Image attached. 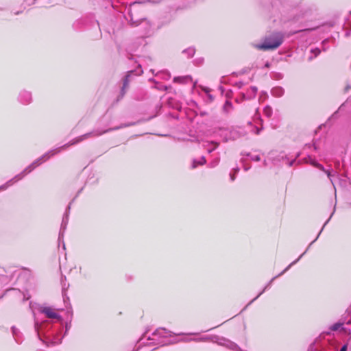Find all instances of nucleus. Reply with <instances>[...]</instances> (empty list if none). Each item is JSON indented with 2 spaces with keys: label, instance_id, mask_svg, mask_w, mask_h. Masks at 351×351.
Returning <instances> with one entry per match:
<instances>
[{
  "label": "nucleus",
  "instance_id": "nucleus-14",
  "mask_svg": "<svg viewBox=\"0 0 351 351\" xmlns=\"http://www.w3.org/2000/svg\"><path fill=\"white\" fill-rule=\"evenodd\" d=\"M312 165L313 166L317 167L320 170L324 171L327 174L328 178L330 179L331 183L334 186V183H333V180H332V178L335 176V174H332L331 172H330L329 171L325 170L324 167L322 165H320L315 161L312 162Z\"/></svg>",
  "mask_w": 351,
  "mask_h": 351
},
{
  "label": "nucleus",
  "instance_id": "nucleus-22",
  "mask_svg": "<svg viewBox=\"0 0 351 351\" xmlns=\"http://www.w3.org/2000/svg\"><path fill=\"white\" fill-rule=\"evenodd\" d=\"M342 326H343L342 323L337 322V323H335V324L331 325L330 326L329 329L332 331H336V330H338L340 328H342Z\"/></svg>",
  "mask_w": 351,
  "mask_h": 351
},
{
  "label": "nucleus",
  "instance_id": "nucleus-13",
  "mask_svg": "<svg viewBox=\"0 0 351 351\" xmlns=\"http://www.w3.org/2000/svg\"><path fill=\"white\" fill-rule=\"evenodd\" d=\"M257 93V88L256 86H252L247 90L245 94H243V96L245 99H250L255 97Z\"/></svg>",
  "mask_w": 351,
  "mask_h": 351
},
{
  "label": "nucleus",
  "instance_id": "nucleus-31",
  "mask_svg": "<svg viewBox=\"0 0 351 351\" xmlns=\"http://www.w3.org/2000/svg\"><path fill=\"white\" fill-rule=\"evenodd\" d=\"M347 349H348V345L347 344H345L343 345L341 348L340 349L339 351H347Z\"/></svg>",
  "mask_w": 351,
  "mask_h": 351
},
{
  "label": "nucleus",
  "instance_id": "nucleus-26",
  "mask_svg": "<svg viewBox=\"0 0 351 351\" xmlns=\"http://www.w3.org/2000/svg\"><path fill=\"white\" fill-rule=\"evenodd\" d=\"M320 51H320V49H318V48L312 49L311 50V52L312 53H314V57L317 56L320 53Z\"/></svg>",
  "mask_w": 351,
  "mask_h": 351
},
{
  "label": "nucleus",
  "instance_id": "nucleus-40",
  "mask_svg": "<svg viewBox=\"0 0 351 351\" xmlns=\"http://www.w3.org/2000/svg\"><path fill=\"white\" fill-rule=\"evenodd\" d=\"M349 88H350V87L349 86L346 87V90H348Z\"/></svg>",
  "mask_w": 351,
  "mask_h": 351
},
{
  "label": "nucleus",
  "instance_id": "nucleus-36",
  "mask_svg": "<svg viewBox=\"0 0 351 351\" xmlns=\"http://www.w3.org/2000/svg\"><path fill=\"white\" fill-rule=\"evenodd\" d=\"M295 162V160H292V161H291V162H289V166H291V165L293 164V162Z\"/></svg>",
  "mask_w": 351,
  "mask_h": 351
},
{
  "label": "nucleus",
  "instance_id": "nucleus-39",
  "mask_svg": "<svg viewBox=\"0 0 351 351\" xmlns=\"http://www.w3.org/2000/svg\"><path fill=\"white\" fill-rule=\"evenodd\" d=\"M259 132H260V130H259L258 128H256V133L258 134H259Z\"/></svg>",
  "mask_w": 351,
  "mask_h": 351
},
{
  "label": "nucleus",
  "instance_id": "nucleus-8",
  "mask_svg": "<svg viewBox=\"0 0 351 351\" xmlns=\"http://www.w3.org/2000/svg\"><path fill=\"white\" fill-rule=\"evenodd\" d=\"M191 0H165L167 3L173 6V9L178 10L186 8Z\"/></svg>",
  "mask_w": 351,
  "mask_h": 351
},
{
  "label": "nucleus",
  "instance_id": "nucleus-43",
  "mask_svg": "<svg viewBox=\"0 0 351 351\" xmlns=\"http://www.w3.org/2000/svg\"><path fill=\"white\" fill-rule=\"evenodd\" d=\"M158 343H162V344H165V343H163V341H160V342H159Z\"/></svg>",
  "mask_w": 351,
  "mask_h": 351
},
{
  "label": "nucleus",
  "instance_id": "nucleus-20",
  "mask_svg": "<svg viewBox=\"0 0 351 351\" xmlns=\"http://www.w3.org/2000/svg\"><path fill=\"white\" fill-rule=\"evenodd\" d=\"M149 80L153 82H154V84H156L155 88L158 89V90H167V88H168L167 86H165V85H158L159 84V82H158V80H156L155 79H150Z\"/></svg>",
  "mask_w": 351,
  "mask_h": 351
},
{
  "label": "nucleus",
  "instance_id": "nucleus-4",
  "mask_svg": "<svg viewBox=\"0 0 351 351\" xmlns=\"http://www.w3.org/2000/svg\"><path fill=\"white\" fill-rule=\"evenodd\" d=\"M171 332L167 330L165 328H160L156 329L153 333L152 337H148L147 340L151 341V342L147 343L148 344H156V341H158L160 337H167L169 336H171Z\"/></svg>",
  "mask_w": 351,
  "mask_h": 351
},
{
  "label": "nucleus",
  "instance_id": "nucleus-19",
  "mask_svg": "<svg viewBox=\"0 0 351 351\" xmlns=\"http://www.w3.org/2000/svg\"><path fill=\"white\" fill-rule=\"evenodd\" d=\"M195 50L193 47H189L186 49H184L182 53L186 54L188 58H191L195 54Z\"/></svg>",
  "mask_w": 351,
  "mask_h": 351
},
{
  "label": "nucleus",
  "instance_id": "nucleus-37",
  "mask_svg": "<svg viewBox=\"0 0 351 351\" xmlns=\"http://www.w3.org/2000/svg\"><path fill=\"white\" fill-rule=\"evenodd\" d=\"M141 73H143V71H142V70H140V71L138 72L137 75H141Z\"/></svg>",
  "mask_w": 351,
  "mask_h": 351
},
{
  "label": "nucleus",
  "instance_id": "nucleus-21",
  "mask_svg": "<svg viewBox=\"0 0 351 351\" xmlns=\"http://www.w3.org/2000/svg\"><path fill=\"white\" fill-rule=\"evenodd\" d=\"M272 108L269 106H267L263 109V113L267 117H270L272 114Z\"/></svg>",
  "mask_w": 351,
  "mask_h": 351
},
{
  "label": "nucleus",
  "instance_id": "nucleus-9",
  "mask_svg": "<svg viewBox=\"0 0 351 351\" xmlns=\"http://www.w3.org/2000/svg\"><path fill=\"white\" fill-rule=\"evenodd\" d=\"M133 73H134V71H128L127 75L125 76V77L123 80V86H122L121 90L122 97L124 95V94L126 92L127 88H128L130 82L131 80V76Z\"/></svg>",
  "mask_w": 351,
  "mask_h": 351
},
{
  "label": "nucleus",
  "instance_id": "nucleus-18",
  "mask_svg": "<svg viewBox=\"0 0 351 351\" xmlns=\"http://www.w3.org/2000/svg\"><path fill=\"white\" fill-rule=\"evenodd\" d=\"M12 331L13 337H14L15 341H16V343H19L20 342V340H19L20 332L14 326H13L12 328Z\"/></svg>",
  "mask_w": 351,
  "mask_h": 351
},
{
  "label": "nucleus",
  "instance_id": "nucleus-42",
  "mask_svg": "<svg viewBox=\"0 0 351 351\" xmlns=\"http://www.w3.org/2000/svg\"><path fill=\"white\" fill-rule=\"evenodd\" d=\"M147 334V332H145V333L144 334V337H146Z\"/></svg>",
  "mask_w": 351,
  "mask_h": 351
},
{
  "label": "nucleus",
  "instance_id": "nucleus-32",
  "mask_svg": "<svg viewBox=\"0 0 351 351\" xmlns=\"http://www.w3.org/2000/svg\"><path fill=\"white\" fill-rule=\"evenodd\" d=\"M29 298H30L29 295L26 296L25 295H23V301L29 300Z\"/></svg>",
  "mask_w": 351,
  "mask_h": 351
},
{
  "label": "nucleus",
  "instance_id": "nucleus-35",
  "mask_svg": "<svg viewBox=\"0 0 351 351\" xmlns=\"http://www.w3.org/2000/svg\"><path fill=\"white\" fill-rule=\"evenodd\" d=\"M206 339H207V338H201V339H197V341H204Z\"/></svg>",
  "mask_w": 351,
  "mask_h": 351
},
{
  "label": "nucleus",
  "instance_id": "nucleus-45",
  "mask_svg": "<svg viewBox=\"0 0 351 351\" xmlns=\"http://www.w3.org/2000/svg\"><path fill=\"white\" fill-rule=\"evenodd\" d=\"M236 136L234 135L232 136V138H235Z\"/></svg>",
  "mask_w": 351,
  "mask_h": 351
},
{
  "label": "nucleus",
  "instance_id": "nucleus-6",
  "mask_svg": "<svg viewBox=\"0 0 351 351\" xmlns=\"http://www.w3.org/2000/svg\"><path fill=\"white\" fill-rule=\"evenodd\" d=\"M41 313L44 314L49 319H61V317L55 310L50 306H41L39 308Z\"/></svg>",
  "mask_w": 351,
  "mask_h": 351
},
{
  "label": "nucleus",
  "instance_id": "nucleus-44",
  "mask_svg": "<svg viewBox=\"0 0 351 351\" xmlns=\"http://www.w3.org/2000/svg\"><path fill=\"white\" fill-rule=\"evenodd\" d=\"M265 66H266L267 67H268V66H269V64H268V63H267V64H265Z\"/></svg>",
  "mask_w": 351,
  "mask_h": 351
},
{
  "label": "nucleus",
  "instance_id": "nucleus-10",
  "mask_svg": "<svg viewBox=\"0 0 351 351\" xmlns=\"http://www.w3.org/2000/svg\"><path fill=\"white\" fill-rule=\"evenodd\" d=\"M215 338L219 340V341L218 342V343L219 345L226 346L227 348H228L231 350H236L239 348L238 346L235 343L232 342L228 339H219V337H215Z\"/></svg>",
  "mask_w": 351,
  "mask_h": 351
},
{
  "label": "nucleus",
  "instance_id": "nucleus-28",
  "mask_svg": "<svg viewBox=\"0 0 351 351\" xmlns=\"http://www.w3.org/2000/svg\"><path fill=\"white\" fill-rule=\"evenodd\" d=\"M211 145H213V147H212V148H208V152L209 153H210V152H212L213 151H214V150L217 147V146H218V143H215V142H212V143H211Z\"/></svg>",
  "mask_w": 351,
  "mask_h": 351
},
{
  "label": "nucleus",
  "instance_id": "nucleus-11",
  "mask_svg": "<svg viewBox=\"0 0 351 351\" xmlns=\"http://www.w3.org/2000/svg\"><path fill=\"white\" fill-rule=\"evenodd\" d=\"M285 93V90L281 86L274 87L271 90V94L275 97H280Z\"/></svg>",
  "mask_w": 351,
  "mask_h": 351
},
{
  "label": "nucleus",
  "instance_id": "nucleus-23",
  "mask_svg": "<svg viewBox=\"0 0 351 351\" xmlns=\"http://www.w3.org/2000/svg\"><path fill=\"white\" fill-rule=\"evenodd\" d=\"M67 222H68V215L66 214L63 217V219H62V225H61V231L63 232L65 230Z\"/></svg>",
  "mask_w": 351,
  "mask_h": 351
},
{
  "label": "nucleus",
  "instance_id": "nucleus-41",
  "mask_svg": "<svg viewBox=\"0 0 351 351\" xmlns=\"http://www.w3.org/2000/svg\"><path fill=\"white\" fill-rule=\"evenodd\" d=\"M264 165L266 166L267 165V163H266V161L265 160L264 161Z\"/></svg>",
  "mask_w": 351,
  "mask_h": 351
},
{
  "label": "nucleus",
  "instance_id": "nucleus-29",
  "mask_svg": "<svg viewBox=\"0 0 351 351\" xmlns=\"http://www.w3.org/2000/svg\"><path fill=\"white\" fill-rule=\"evenodd\" d=\"M219 159L217 158L213 162H211L210 165L212 167H215L219 163Z\"/></svg>",
  "mask_w": 351,
  "mask_h": 351
},
{
  "label": "nucleus",
  "instance_id": "nucleus-5",
  "mask_svg": "<svg viewBox=\"0 0 351 351\" xmlns=\"http://www.w3.org/2000/svg\"><path fill=\"white\" fill-rule=\"evenodd\" d=\"M19 103L23 105H29L32 101V92L27 90H22L20 91L17 98Z\"/></svg>",
  "mask_w": 351,
  "mask_h": 351
},
{
  "label": "nucleus",
  "instance_id": "nucleus-15",
  "mask_svg": "<svg viewBox=\"0 0 351 351\" xmlns=\"http://www.w3.org/2000/svg\"><path fill=\"white\" fill-rule=\"evenodd\" d=\"M155 75L158 80H168L171 77L170 73L166 71L158 72Z\"/></svg>",
  "mask_w": 351,
  "mask_h": 351
},
{
  "label": "nucleus",
  "instance_id": "nucleus-7",
  "mask_svg": "<svg viewBox=\"0 0 351 351\" xmlns=\"http://www.w3.org/2000/svg\"><path fill=\"white\" fill-rule=\"evenodd\" d=\"M299 261V258L298 259H296L295 261H293L291 263H290L281 273H280L278 275H277L276 276H274L268 283L267 285L265 287V288L263 289V291L251 302H252L253 301H254L255 300H256L261 295H262L267 289H268L271 283L273 282V281L277 278L278 277L282 276V274H284L287 271H288L293 265H294L295 264H296Z\"/></svg>",
  "mask_w": 351,
  "mask_h": 351
},
{
  "label": "nucleus",
  "instance_id": "nucleus-38",
  "mask_svg": "<svg viewBox=\"0 0 351 351\" xmlns=\"http://www.w3.org/2000/svg\"><path fill=\"white\" fill-rule=\"evenodd\" d=\"M327 42H328V40H324L323 41V43H322V45H324L326 43H327Z\"/></svg>",
  "mask_w": 351,
  "mask_h": 351
},
{
  "label": "nucleus",
  "instance_id": "nucleus-1",
  "mask_svg": "<svg viewBox=\"0 0 351 351\" xmlns=\"http://www.w3.org/2000/svg\"><path fill=\"white\" fill-rule=\"evenodd\" d=\"M121 127H117L114 128H110L105 130H95L90 132L84 134L83 135H81L68 143H66L63 145L61 147H59L56 149H53L45 154H43L42 156L34 160L32 164H30L29 166H27L21 173L15 176L12 179L8 181L5 184L0 186V190H5L8 186H11L14 182H16L20 180H21L25 175L29 173L32 171H33L36 167H38L40 165H41L43 162L47 161L48 159H49L51 156L60 153L62 150L68 148L71 145H75L80 142L83 141L85 139H87L90 137H95V136H99L102 135L103 134H105L109 131L117 130L119 128H121Z\"/></svg>",
  "mask_w": 351,
  "mask_h": 351
},
{
  "label": "nucleus",
  "instance_id": "nucleus-33",
  "mask_svg": "<svg viewBox=\"0 0 351 351\" xmlns=\"http://www.w3.org/2000/svg\"><path fill=\"white\" fill-rule=\"evenodd\" d=\"M306 252H307V250H305V252L303 254H302L297 259L299 258L300 260Z\"/></svg>",
  "mask_w": 351,
  "mask_h": 351
},
{
  "label": "nucleus",
  "instance_id": "nucleus-27",
  "mask_svg": "<svg viewBox=\"0 0 351 351\" xmlns=\"http://www.w3.org/2000/svg\"><path fill=\"white\" fill-rule=\"evenodd\" d=\"M234 173H230V180H231L232 181H234V180H235V174H236L237 172H239V168H236V169H234Z\"/></svg>",
  "mask_w": 351,
  "mask_h": 351
},
{
  "label": "nucleus",
  "instance_id": "nucleus-17",
  "mask_svg": "<svg viewBox=\"0 0 351 351\" xmlns=\"http://www.w3.org/2000/svg\"><path fill=\"white\" fill-rule=\"evenodd\" d=\"M206 163V159L203 156L199 160H194L193 162V165H192V168L194 169V168H196L198 165H204Z\"/></svg>",
  "mask_w": 351,
  "mask_h": 351
},
{
  "label": "nucleus",
  "instance_id": "nucleus-24",
  "mask_svg": "<svg viewBox=\"0 0 351 351\" xmlns=\"http://www.w3.org/2000/svg\"><path fill=\"white\" fill-rule=\"evenodd\" d=\"M232 108V104L231 102L226 101L224 106H223V110L226 112H228Z\"/></svg>",
  "mask_w": 351,
  "mask_h": 351
},
{
  "label": "nucleus",
  "instance_id": "nucleus-16",
  "mask_svg": "<svg viewBox=\"0 0 351 351\" xmlns=\"http://www.w3.org/2000/svg\"><path fill=\"white\" fill-rule=\"evenodd\" d=\"M45 324V322L39 323L37 319H35V329L37 332L38 336L39 337L40 339H41L40 333L43 331V327Z\"/></svg>",
  "mask_w": 351,
  "mask_h": 351
},
{
  "label": "nucleus",
  "instance_id": "nucleus-25",
  "mask_svg": "<svg viewBox=\"0 0 351 351\" xmlns=\"http://www.w3.org/2000/svg\"><path fill=\"white\" fill-rule=\"evenodd\" d=\"M247 156H250V159L254 161H259L261 160V157L259 155L248 154Z\"/></svg>",
  "mask_w": 351,
  "mask_h": 351
},
{
  "label": "nucleus",
  "instance_id": "nucleus-12",
  "mask_svg": "<svg viewBox=\"0 0 351 351\" xmlns=\"http://www.w3.org/2000/svg\"><path fill=\"white\" fill-rule=\"evenodd\" d=\"M173 82L176 83L186 84L192 82V77L189 75L176 77L173 79Z\"/></svg>",
  "mask_w": 351,
  "mask_h": 351
},
{
  "label": "nucleus",
  "instance_id": "nucleus-2",
  "mask_svg": "<svg viewBox=\"0 0 351 351\" xmlns=\"http://www.w3.org/2000/svg\"><path fill=\"white\" fill-rule=\"evenodd\" d=\"M283 41V36L279 32H274L271 35L266 36L263 43L256 45V48L261 50H270L278 48Z\"/></svg>",
  "mask_w": 351,
  "mask_h": 351
},
{
  "label": "nucleus",
  "instance_id": "nucleus-34",
  "mask_svg": "<svg viewBox=\"0 0 351 351\" xmlns=\"http://www.w3.org/2000/svg\"><path fill=\"white\" fill-rule=\"evenodd\" d=\"M69 327H70V326L68 324H66V330H68Z\"/></svg>",
  "mask_w": 351,
  "mask_h": 351
},
{
  "label": "nucleus",
  "instance_id": "nucleus-30",
  "mask_svg": "<svg viewBox=\"0 0 351 351\" xmlns=\"http://www.w3.org/2000/svg\"><path fill=\"white\" fill-rule=\"evenodd\" d=\"M329 219H330V218H329V219L326 221V223H324V226L322 227V230H320V232H319V234H318L317 237H316V239H315V240H314V241H313L311 244H312L314 241H316V239L318 238V237H319V234H321V232H322V231L323 228H324V226H326V224L328 223V220H329Z\"/></svg>",
  "mask_w": 351,
  "mask_h": 351
},
{
  "label": "nucleus",
  "instance_id": "nucleus-3",
  "mask_svg": "<svg viewBox=\"0 0 351 351\" xmlns=\"http://www.w3.org/2000/svg\"><path fill=\"white\" fill-rule=\"evenodd\" d=\"M130 19L127 18L131 22V25L139 27V32L142 36H147L152 29V24L146 19H141L140 20L134 21L132 15L129 16Z\"/></svg>",
  "mask_w": 351,
  "mask_h": 351
}]
</instances>
